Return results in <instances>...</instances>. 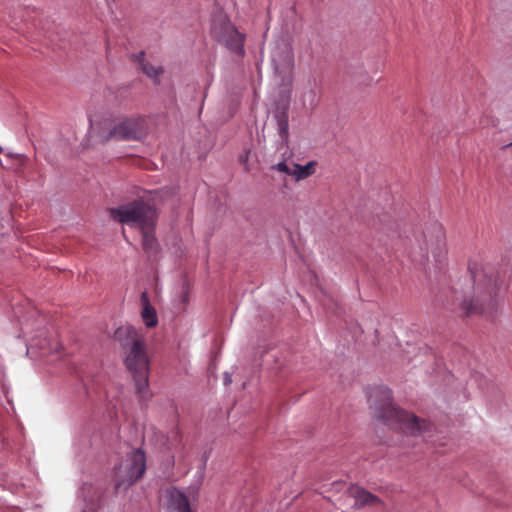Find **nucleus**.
Listing matches in <instances>:
<instances>
[{"mask_svg":"<svg viewBox=\"0 0 512 512\" xmlns=\"http://www.w3.org/2000/svg\"><path fill=\"white\" fill-rule=\"evenodd\" d=\"M230 382H231V378H230V376L228 374H226V376H225V384H228Z\"/></svg>","mask_w":512,"mask_h":512,"instance_id":"obj_20","label":"nucleus"},{"mask_svg":"<svg viewBox=\"0 0 512 512\" xmlns=\"http://www.w3.org/2000/svg\"><path fill=\"white\" fill-rule=\"evenodd\" d=\"M83 512H87L86 510H83Z\"/></svg>","mask_w":512,"mask_h":512,"instance_id":"obj_21","label":"nucleus"},{"mask_svg":"<svg viewBox=\"0 0 512 512\" xmlns=\"http://www.w3.org/2000/svg\"><path fill=\"white\" fill-rule=\"evenodd\" d=\"M168 512H193L191 503L197 500V490L193 488L192 499H189L181 490L170 488L167 490Z\"/></svg>","mask_w":512,"mask_h":512,"instance_id":"obj_9","label":"nucleus"},{"mask_svg":"<svg viewBox=\"0 0 512 512\" xmlns=\"http://www.w3.org/2000/svg\"><path fill=\"white\" fill-rule=\"evenodd\" d=\"M347 494L355 500V507L362 509L364 507H375L381 505V499L374 496L368 490L352 484L347 489Z\"/></svg>","mask_w":512,"mask_h":512,"instance_id":"obj_10","label":"nucleus"},{"mask_svg":"<svg viewBox=\"0 0 512 512\" xmlns=\"http://www.w3.org/2000/svg\"><path fill=\"white\" fill-rule=\"evenodd\" d=\"M148 127L143 117H125L118 119L106 134L101 135L103 141L111 139L121 141H140L146 137Z\"/></svg>","mask_w":512,"mask_h":512,"instance_id":"obj_7","label":"nucleus"},{"mask_svg":"<svg viewBox=\"0 0 512 512\" xmlns=\"http://www.w3.org/2000/svg\"><path fill=\"white\" fill-rule=\"evenodd\" d=\"M154 227L155 226H148V227L141 229V231H142V246H143L144 251L146 252V254L149 257L157 256L160 251V245L154 235Z\"/></svg>","mask_w":512,"mask_h":512,"instance_id":"obj_12","label":"nucleus"},{"mask_svg":"<svg viewBox=\"0 0 512 512\" xmlns=\"http://www.w3.org/2000/svg\"><path fill=\"white\" fill-rule=\"evenodd\" d=\"M212 36L229 51L239 57L245 55V35L240 33L225 15H218L214 18Z\"/></svg>","mask_w":512,"mask_h":512,"instance_id":"obj_6","label":"nucleus"},{"mask_svg":"<svg viewBox=\"0 0 512 512\" xmlns=\"http://www.w3.org/2000/svg\"><path fill=\"white\" fill-rule=\"evenodd\" d=\"M181 298H182V302L183 303H186L187 300H188V293L186 291H184L181 295Z\"/></svg>","mask_w":512,"mask_h":512,"instance_id":"obj_19","label":"nucleus"},{"mask_svg":"<svg viewBox=\"0 0 512 512\" xmlns=\"http://www.w3.org/2000/svg\"><path fill=\"white\" fill-rule=\"evenodd\" d=\"M135 60L139 65V69L155 83H159L160 76L163 74V68L161 66H154L144 60V52L141 51L134 56Z\"/></svg>","mask_w":512,"mask_h":512,"instance_id":"obj_14","label":"nucleus"},{"mask_svg":"<svg viewBox=\"0 0 512 512\" xmlns=\"http://www.w3.org/2000/svg\"><path fill=\"white\" fill-rule=\"evenodd\" d=\"M370 405L378 420L406 434L421 435L431 428L427 420L395 407L392 403V392L387 387H378L372 391Z\"/></svg>","mask_w":512,"mask_h":512,"instance_id":"obj_2","label":"nucleus"},{"mask_svg":"<svg viewBox=\"0 0 512 512\" xmlns=\"http://www.w3.org/2000/svg\"><path fill=\"white\" fill-rule=\"evenodd\" d=\"M315 166V161H310L304 166L295 163L291 170V176H293L296 181L306 179L315 173Z\"/></svg>","mask_w":512,"mask_h":512,"instance_id":"obj_15","label":"nucleus"},{"mask_svg":"<svg viewBox=\"0 0 512 512\" xmlns=\"http://www.w3.org/2000/svg\"><path fill=\"white\" fill-rule=\"evenodd\" d=\"M114 338L120 342L124 351V362L127 369L133 374L135 393L140 402L151 398L149 388V358L143 337L137 330L125 325L116 329Z\"/></svg>","mask_w":512,"mask_h":512,"instance_id":"obj_1","label":"nucleus"},{"mask_svg":"<svg viewBox=\"0 0 512 512\" xmlns=\"http://www.w3.org/2000/svg\"><path fill=\"white\" fill-rule=\"evenodd\" d=\"M277 128L281 139L283 141H287L289 135V124L286 112H281L277 115Z\"/></svg>","mask_w":512,"mask_h":512,"instance_id":"obj_16","label":"nucleus"},{"mask_svg":"<svg viewBox=\"0 0 512 512\" xmlns=\"http://www.w3.org/2000/svg\"><path fill=\"white\" fill-rule=\"evenodd\" d=\"M112 218L120 223L136 225L140 229L148 226H155L157 211L143 200L133 202L110 209Z\"/></svg>","mask_w":512,"mask_h":512,"instance_id":"obj_4","label":"nucleus"},{"mask_svg":"<svg viewBox=\"0 0 512 512\" xmlns=\"http://www.w3.org/2000/svg\"><path fill=\"white\" fill-rule=\"evenodd\" d=\"M427 238V234H425ZM445 248V236L441 226L436 225L433 228V233L426 239L427 252H431L434 257H439L443 253Z\"/></svg>","mask_w":512,"mask_h":512,"instance_id":"obj_11","label":"nucleus"},{"mask_svg":"<svg viewBox=\"0 0 512 512\" xmlns=\"http://www.w3.org/2000/svg\"><path fill=\"white\" fill-rule=\"evenodd\" d=\"M248 159H249V151H246L244 154L239 156V161L245 166V170L249 171L250 168L248 166Z\"/></svg>","mask_w":512,"mask_h":512,"instance_id":"obj_18","label":"nucleus"},{"mask_svg":"<svg viewBox=\"0 0 512 512\" xmlns=\"http://www.w3.org/2000/svg\"><path fill=\"white\" fill-rule=\"evenodd\" d=\"M472 278V293L465 296L460 303L462 313L466 316L484 313L486 307L492 305L499 289L498 276L493 270L475 269Z\"/></svg>","mask_w":512,"mask_h":512,"instance_id":"obj_3","label":"nucleus"},{"mask_svg":"<svg viewBox=\"0 0 512 512\" xmlns=\"http://www.w3.org/2000/svg\"><path fill=\"white\" fill-rule=\"evenodd\" d=\"M146 471L144 450H131L115 470V491L126 490L143 477Z\"/></svg>","mask_w":512,"mask_h":512,"instance_id":"obj_5","label":"nucleus"},{"mask_svg":"<svg viewBox=\"0 0 512 512\" xmlns=\"http://www.w3.org/2000/svg\"><path fill=\"white\" fill-rule=\"evenodd\" d=\"M271 61L276 72L285 74L293 70L295 65L294 52L286 40H279L271 50Z\"/></svg>","mask_w":512,"mask_h":512,"instance_id":"obj_8","label":"nucleus"},{"mask_svg":"<svg viewBox=\"0 0 512 512\" xmlns=\"http://www.w3.org/2000/svg\"><path fill=\"white\" fill-rule=\"evenodd\" d=\"M272 169L277 170L279 172L285 173L287 175H291L290 168L284 161L277 163L276 165L272 166Z\"/></svg>","mask_w":512,"mask_h":512,"instance_id":"obj_17","label":"nucleus"},{"mask_svg":"<svg viewBox=\"0 0 512 512\" xmlns=\"http://www.w3.org/2000/svg\"><path fill=\"white\" fill-rule=\"evenodd\" d=\"M140 299H141V304H142L141 317H142L145 325L149 328L155 327L158 323V317H157L156 310L150 304L148 293L142 292Z\"/></svg>","mask_w":512,"mask_h":512,"instance_id":"obj_13","label":"nucleus"}]
</instances>
